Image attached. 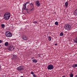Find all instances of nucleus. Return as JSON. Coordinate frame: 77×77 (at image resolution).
Wrapping results in <instances>:
<instances>
[{"label":"nucleus","instance_id":"0eeeda50","mask_svg":"<svg viewBox=\"0 0 77 77\" xmlns=\"http://www.w3.org/2000/svg\"><path fill=\"white\" fill-rule=\"evenodd\" d=\"M22 39L24 41H27L28 39V38L26 35H23L22 36Z\"/></svg>","mask_w":77,"mask_h":77},{"label":"nucleus","instance_id":"5701e85b","mask_svg":"<svg viewBox=\"0 0 77 77\" xmlns=\"http://www.w3.org/2000/svg\"><path fill=\"white\" fill-rule=\"evenodd\" d=\"M30 3V2L29 1H28L27 2H26V3H25V4H26V5H27V4H28L29 3Z\"/></svg>","mask_w":77,"mask_h":77},{"label":"nucleus","instance_id":"393cba45","mask_svg":"<svg viewBox=\"0 0 77 77\" xmlns=\"http://www.w3.org/2000/svg\"><path fill=\"white\" fill-rule=\"evenodd\" d=\"M13 56L14 57H16V58L17 59V56L16 55H13Z\"/></svg>","mask_w":77,"mask_h":77},{"label":"nucleus","instance_id":"39448f33","mask_svg":"<svg viewBox=\"0 0 77 77\" xmlns=\"http://www.w3.org/2000/svg\"><path fill=\"white\" fill-rule=\"evenodd\" d=\"M23 69H24V68H23V66H20L17 68V71L19 72L21 71H22Z\"/></svg>","mask_w":77,"mask_h":77},{"label":"nucleus","instance_id":"dca6fc26","mask_svg":"<svg viewBox=\"0 0 77 77\" xmlns=\"http://www.w3.org/2000/svg\"><path fill=\"white\" fill-rule=\"evenodd\" d=\"M48 40H49V41H51V37H50V36H49L48 37Z\"/></svg>","mask_w":77,"mask_h":77},{"label":"nucleus","instance_id":"c9c22d12","mask_svg":"<svg viewBox=\"0 0 77 77\" xmlns=\"http://www.w3.org/2000/svg\"><path fill=\"white\" fill-rule=\"evenodd\" d=\"M13 49H14V48H13Z\"/></svg>","mask_w":77,"mask_h":77},{"label":"nucleus","instance_id":"412c9836","mask_svg":"<svg viewBox=\"0 0 77 77\" xmlns=\"http://www.w3.org/2000/svg\"><path fill=\"white\" fill-rule=\"evenodd\" d=\"M9 47H10V48L11 50L12 48H14V47L12 46H9Z\"/></svg>","mask_w":77,"mask_h":77},{"label":"nucleus","instance_id":"f8f14e48","mask_svg":"<svg viewBox=\"0 0 77 77\" xmlns=\"http://www.w3.org/2000/svg\"><path fill=\"white\" fill-rule=\"evenodd\" d=\"M77 67V64H74L72 66V67L73 68H76Z\"/></svg>","mask_w":77,"mask_h":77},{"label":"nucleus","instance_id":"a211bd4d","mask_svg":"<svg viewBox=\"0 0 77 77\" xmlns=\"http://www.w3.org/2000/svg\"><path fill=\"white\" fill-rule=\"evenodd\" d=\"M73 74L72 73H71L70 74V77H73Z\"/></svg>","mask_w":77,"mask_h":77},{"label":"nucleus","instance_id":"1a4fd4ad","mask_svg":"<svg viewBox=\"0 0 77 77\" xmlns=\"http://www.w3.org/2000/svg\"><path fill=\"white\" fill-rule=\"evenodd\" d=\"M30 6L32 8H34V5H33V3L30 4Z\"/></svg>","mask_w":77,"mask_h":77},{"label":"nucleus","instance_id":"4468645a","mask_svg":"<svg viewBox=\"0 0 77 77\" xmlns=\"http://www.w3.org/2000/svg\"><path fill=\"white\" fill-rule=\"evenodd\" d=\"M32 61L34 63H37V62H38V61L36 59H34Z\"/></svg>","mask_w":77,"mask_h":77},{"label":"nucleus","instance_id":"7c9ffc66","mask_svg":"<svg viewBox=\"0 0 77 77\" xmlns=\"http://www.w3.org/2000/svg\"><path fill=\"white\" fill-rule=\"evenodd\" d=\"M57 45V44H55L54 45Z\"/></svg>","mask_w":77,"mask_h":77},{"label":"nucleus","instance_id":"f3484780","mask_svg":"<svg viewBox=\"0 0 77 77\" xmlns=\"http://www.w3.org/2000/svg\"><path fill=\"white\" fill-rule=\"evenodd\" d=\"M63 35V32H61L60 33V36H62Z\"/></svg>","mask_w":77,"mask_h":77},{"label":"nucleus","instance_id":"6e6552de","mask_svg":"<svg viewBox=\"0 0 77 77\" xmlns=\"http://www.w3.org/2000/svg\"><path fill=\"white\" fill-rule=\"evenodd\" d=\"M35 4L38 7H39V6H40V5H41V4L39 3V1H36V2L35 3Z\"/></svg>","mask_w":77,"mask_h":77},{"label":"nucleus","instance_id":"9b49d317","mask_svg":"<svg viewBox=\"0 0 77 77\" xmlns=\"http://www.w3.org/2000/svg\"><path fill=\"white\" fill-rule=\"evenodd\" d=\"M9 45V43L8 42H6L5 44V46L6 47H8Z\"/></svg>","mask_w":77,"mask_h":77},{"label":"nucleus","instance_id":"2eb2a0df","mask_svg":"<svg viewBox=\"0 0 77 77\" xmlns=\"http://www.w3.org/2000/svg\"><path fill=\"white\" fill-rule=\"evenodd\" d=\"M65 6H68V2H66L65 3Z\"/></svg>","mask_w":77,"mask_h":77},{"label":"nucleus","instance_id":"58836bf2","mask_svg":"<svg viewBox=\"0 0 77 77\" xmlns=\"http://www.w3.org/2000/svg\"><path fill=\"white\" fill-rule=\"evenodd\" d=\"M53 77H54L53 76Z\"/></svg>","mask_w":77,"mask_h":77},{"label":"nucleus","instance_id":"ddd939ff","mask_svg":"<svg viewBox=\"0 0 77 77\" xmlns=\"http://www.w3.org/2000/svg\"><path fill=\"white\" fill-rule=\"evenodd\" d=\"M1 27L2 29H4L5 27V25L4 24H2Z\"/></svg>","mask_w":77,"mask_h":77},{"label":"nucleus","instance_id":"bb28decb","mask_svg":"<svg viewBox=\"0 0 77 77\" xmlns=\"http://www.w3.org/2000/svg\"><path fill=\"white\" fill-rule=\"evenodd\" d=\"M33 77H37V76H36V75L35 74H34V75H33Z\"/></svg>","mask_w":77,"mask_h":77},{"label":"nucleus","instance_id":"c756f323","mask_svg":"<svg viewBox=\"0 0 77 77\" xmlns=\"http://www.w3.org/2000/svg\"><path fill=\"white\" fill-rule=\"evenodd\" d=\"M26 11L27 13H29V11H29V10L28 9H27V10H26Z\"/></svg>","mask_w":77,"mask_h":77},{"label":"nucleus","instance_id":"f704fd0d","mask_svg":"<svg viewBox=\"0 0 77 77\" xmlns=\"http://www.w3.org/2000/svg\"><path fill=\"white\" fill-rule=\"evenodd\" d=\"M1 47V45H0V47Z\"/></svg>","mask_w":77,"mask_h":77},{"label":"nucleus","instance_id":"cd10ccee","mask_svg":"<svg viewBox=\"0 0 77 77\" xmlns=\"http://www.w3.org/2000/svg\"><path fill=\"white\" fill-rule=\"evenodd\" d=\"M2 42H3V40H0V44H1V43H2Z\"/></svg>","mask_w":77,"mask_h":77},{"label":"nucleus","instance_id":"2f4dec72","mask_svg":"<svg viewBox=\"0 0 77 77\" xmlns=\"http://www.w3.org/2000/svg\"><path fill=\"white\" fill-rule=\"evenodd\" d=\"M32 59H34V57H32Z\"/></svg>","mask_w":77,"mask_h":77},{"label":"nucleus","instance_id":"f03ea898","mask_svg":"<svg viewBox=\"0 0 77 77\" xmlns=\"http://www.w3.org/2000/svg\"><path fill=\"white\" fill-rule=\"evenodd\" d=\"M64 28L65 30H69L71 29V27L69 24H66L64 26Z\"/></svg>","mask_w":77,"mask_h":77},{"label":"nucleus","instance_id":"e433bc0d","mask_svg":"<svg viewBox=\"0 0 77 77\" xmlns=\"http://www.w3.org/2000/svg\"><path fill=\"white\" fill-rule=\"evenodd\" d=\"M13 49V48H11V49Z\"/></svg>","mask_w":77,"mask_h":77},{"label":"nucleus","instance_id":"423d86ee","mask_svg":"<svg viewBox=\"0 0 77 77\" xmlns=\"http://www.w3.org/2000/svg\"><path fill=\"white\" fill-rule=\"evenodd\" d=\"M26 4L24 3L23 5V8H22V10H25V11H27V8H26Z\"/></svg>","mask_w":77,"mask_h":77},{"label":"nucleus","instance_id":"473e14b6","mask_svg":"<svg viewBox=\"0 0 77 77\" xmlns=\"http://www.w3.org/2000/svg\"><path fill=\"white\" fill-rule=\"evenodd\" d=\"M62 77H65V76H63Z\"/></svg>","mask_w":77,"mask_h":77},{"label":"nucleus","instance_id":"4c0bfd02","mask_svg":"<svg viewBox=\"0 0 77 77\" xmlns=\"http://www.w3.org/2000/svg\"><path fill=\"white\" fill-rule=\"evenodd\" d=\"M0 69H1V68H0Z\"/></svg>","mask_w":77,"mask_h":77},{"label":"nucleus","instance_id":"7ed1b4c3","mask_svg":"<svg viewBox=\"0 0 77 77\" xmlns=\"http://www.w3.org/2000/svg\"><path fill=\"white\" fill-rule=\"evenodd\" d=\"M5 35L7 37H12V33L10 32L9 31H7L5 32Z\"/></svg>","mask_w":77,"mask_h":77},{"label":"nucleus","instance_id":"4be33fe9","mask_svg":"<svg viewBox=\"0 0 77 77\" xmlns=\"http://www.w3.org/2000/svg\"><path fill=\"white\" fill-rule=\"evenodd\" d=\"M17 59L16 57H14V56H13V57L12 58V60L13 59V60H15V59Z\"/></svg>","mask_w":77,"mask_h":77},{"label":"nucleus","instance_id":"9d476101","mask_svg":"<svg viewBox=\"0 0 77 77\" xmlns=\"http://www.w3.org/2000/svg\"><path fill=\"white\" fill-rule=\"evenodd\" d=\"M74 14L75 16H77V9H76L74 11Z\"/></svg>","mask_w":77,"mask_h":77},{"label":"nucleus","instance_id":"f257e3e1","mask_svg":"<svg viewBox=\"0 0 77 77\" xmlns=\"http://www.w3.org/2000/svg\"><path fill=\"white\" fill-rule=\"evenodd\" d=\"M11 17V13L9 12H6L4 16V18L5 20H8Z\"/></svg>","mask_w":77,"mask_h":77},{"label":"nucleus","instance_id":"20e7f679","mask_svg":"<svg viewBox=\"0 0 77 77\" xmlns=\"http://www.w3.org/2000/svg\"><path fill=\"white\" fill-rule=\"evenodd\" d=\"M47 68L48 70H51L54 68V66L51 64L49 65L48 66Z\"/></svg>","mask_w":77,"mask_h":77},{"label":"nucleus","instance_id":"6ab92c4d","mask_svg":"<svg viewBox=\"0 0 77 77\" xmlns=\"http://www.w3.org/2000/svg\"><path fill=\"white\" fill-rule=\"evenodd\" d=\"M55 25H58V24H59V23H58V22H57V21H56L55 22Z\"/></svg>","mask_w":77,"mask_h":77},{"label":"nucleus","instance_id":"b1692460","mask_svg":"<svg viewBox=\"0 0 77 77\" xmlns=\"http://www.w3.org/2000/svg\"><path fill=\"white\" fill-rule=\"evenodd\" d=\"M8 50H9V51H11V50L10 49V47H8Z\"/></svg>","mask_w":77,"mask_h":77},{"label":"nucleus","instance_id":"c85d7f7f","mask_svg":"<svg viewBox=\"0 0 77 77\" xmlns=\"http://www.w3.org/2000/svg\"><path fill=\"white\" fill-rule=\"evenodd\" d=\"M33 23H35V24H36V23H37V22L35 21L34 22H33Z\"/></svg>","mask_w":77,"mask_h":77},{"label":"nucleus","instance_id":"72a5a7b5","mask_svg":"<svg viewBox=\"0 0 77 77\" xmlns=\"http://www.w3.org/2000/svg\"><path fill=\"white\" fill-rule=\"evenodd\" d=\"M39 56V57H40V56H41L39 55V56Z\"/></svg>","mask_w":77,"mask_h":77},{"label":"nucleus","instance_id":"a878e982","mask_svg":"<svg viewBox=\"0 0 77 77\" xmlns=\"http://www.w3.org/2000/svg\"><path fill=\"white\" fill-rule=\"evenodd\" d=\"M31 74H32V75H34V74H34V72H32H32H31Z\"/></svg>","mask_w":77,"mask_h":77},{"label":"nucleus","instance_id":"aec40b11","mask_svg":"<svg viewBox=\"0 0 77 77\" xmlns=\"http://www.w3.org/2000/svg\"><path fill=\"white\" fill-rule=\"evenodd\" d=\"M29 11H34V8H32V9H30Z\"/></svg>","mask_w":77,"mask_h":77}]
</instances>
